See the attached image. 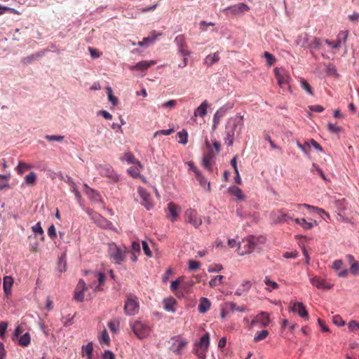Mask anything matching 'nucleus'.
Segmentation results:
<instances>
[{
  "instance_id": "obj_31",
  "label": "nucleus",
  "mask_w": 359,
  "mask_h": 359,
  "mask_svg": "<svg viewBox=\"0 0 359 359\" xmlns=\"http://www.w3.org/2000/svg\"><path fill=\"white\" fill-rule=\"evenodd\" d=\"M183 276H181L180 278H178L175 281H172L171 283V285H170V290H172V292H174L175 294H178V289L180 287V286L182 287V288H185V285L184 284H182V280H183Z\"/></svg>"
},
{
  "instance_id": "obj_39",
  "label": "nucleus",
  "mask_w": 359,
  "mask_h": 359,
  "mask_svg": "<svg viewBox=\"0 0 359 359\" xmlns=\"http://www.w3.org/2000/svg\"><path fill=\"white\" fill-rule=\"evenodd\" d=\"M229 191L235 196L238 199L242 201L245 198L242 190L237 187H232L229 188Z\"/></svg>"
},
{
  "instance_id": "obj_52",
  "label": "nucleus",
  "mask_w": 359,
  "mask_h": 359,
  "mask_svg": "<svg viewBox=\"0 0 359 359\" xmlns=\"http://www.w3.org/2000/svg\"><path fill=\"white\" fill-rule=\"evenodd\" d=\"M269 334V332L267 330H262L259 332H257L255 337H254V340L255 341H261L264 339H265Z\"/></svg>"
},
{
  "instance_id": "obj_12",
  "label": "nucleus",
  "mask_w": 359,
  "mask_h": 359,
  "mask_svg": "<svg viewBox=\"0 0 359 359\" xmlns=\"http://www.w3.org/2000/svg\"><path fill=\"white\" fill-rule=\"evenodd\" d=\"M311 284L320 290H330L332 287L333 285L327 282L325 279L319 277H313L310 279Z\"/></svg>"
},
{
  "instance_id": "obj_50",
  "label": "nucleus",
  "mask_w": 359,
  "mask_h": 359,
  "mask_svg": "<svg viewBox=\"0 0 359 359\" xmlns=\"http://www.w3.org/2000/svg\"><path fill=\"white\" fill-rule=\"evenodd\" d=\"M107 93L108 95V98L110 102L113 104L114 106L117 105L118 104V98L113 95L112 90L110 87L107 88Z\"/></svg>"
},
{
  "instance_id": "obj_24",
  "label": "nucleus",
  "mask_w": 359,
  "mask_h": 359,
  "mask_svg": "<svg viewBox=\"0 0 359 359\" xmlns=\"http://www.w3.org/2000/svg\"><path fill=\"white\" fill-rule=\"evenodd\" d=\"M211 303L206 297H201L198 306V311L201 313H206L210 308Z\"/></svg>"
},
{
  "instance_id": "obj_62",
  "label": "nucleus",
  "mask_w": 359,
  "mask_h": 359,
  "mask_svg": "<svg viewBox=\"0 0 359 359\" xmlns=\"http://www.w3.org/2000/svg\"><path fill=\"white\" fill-rule=\"evenodd\" d=\"M332 321L335 325L339 326L344 325L345 324V322L343 320L342 318L339 315L333 316Z\"/></svg>"
},
{
  "instance_id": "obj_46",
  "label": "nucleus",
  "mask_w": 359,
  "mask_h": 359,
  "mask_svg": "<svg viewBox=\"0 0 359 359\" xmlns=\"http://www.w3.org/2000/svg\"><path fill=\"white\" fill-rule=\"evenodd\" d=\"M300 84L303 89H304L309 95H313V88L311 85L304 79H301Z\"/></svg>"
},
{
  "instance_id": "obj_59",
  "label": "nucleus",
  "mask_w": 359,
  "mask_h": 359,
  "mask_svg": "<svg viewBox=\"0 0 359 359\" xmlns=\"http://www.w3.org/2000/svg\"><path fill=\"white\" fill-rule=\"evenodd\" d=\"M1 10L2 11V14H4L5 12H9L11 13L16 14V15H20L21 14L20 12L18 11L15 8H10V7H8V6H1Z\"/></svg>"
},
{
  "instance_id": "obj_13",
  "label": "nucleus",
  "mask_w": 359,
  "mask_h": 359,
  "mask_svg": "<svg viewBox=\"0 0 359 359\" xmlns=\"http://www.w3.org/2000/svg\"><path fill=\"white\" fill-rule=\"evenodd\" d=\"M87 289L88 287L86 286L84 280L81 279L79 280L74 292L75 300L79 302H83L84 299L83 292Z\"/></svg>"
},
{
  "instance_id": "obj_5",
  "label": "nucleus",
  "mask_w": 359,
  "mask_h": 359,
  "mask_svg": "<svg viewBox=\"0 0 359 359\" xmlns=\"http://www.w3.org/2000/svg\"><path fill=\"white\" fill-rule=\"evenodd\" d=\"M184 221L196 229L198 228L203 223L201 217L196 210L192 208H189L184 212Z\"/></svg>"
},
{
  "instance_id": "obj_2",
  "label": "nucleus",
  "mask_w": 359,
  "mask_h": 359,
  "mask_svg": "<svg viewBox=\"0 0 359 359\" xmlns=\"http://www.w3.org/2000/svg\"><path fill=\"white\" fill-rule=\"evenodd\" d=\"M129 252L126 246L121 248L114 243L109 244V257L110 259L117 264H121L125 261L126 254Z\"/></svg>"
},
{
  "instance_id": "obj_32",
  "label": "nucleus",
  "mask_w": 359,
  "mask_h": 359,
  "mask_svg": "<svg viewBox=\"0 0 359 359\" xmlns=\"http://www.w3.org/2000/svg\"><path fill=\"white\" fill-rule=\"evenodd\" d=\"M161 35V33L156 34L155 32H153L149 36L144 37L142 41H139L138 45L143 46L149 43H153L156 39L157 36Z\"/></svg>"
},
{
  "instance_id": "obj_54",
  "label": "nucleus",
  "mask_w": 359,
  "mask_h": 359,
  "mask_svg": "<svg viewBox=\"0 0 359 359\" xmlns=\"http://www.w3.org/2000/svg\"><path fill=\"white\" fill-rule=\"evenodd\" d=\"M325 42L329 46H330L331 48H334V49H339V48H341V42H340V40H337L336 41H330L329 39H326L325 41Z\"/></svg>"
},
{
  "instance_id": "obj_57",
  "label": "nucleus",
  "mask_w": 359,
  "mask_h": 359,
  "mask_svg": "<svg viewBox=\"0 0 359 359\" xmlns=\"http://www.w3.org/2000/svg\"><path fill=\"white\" fill-rule=\"evenodd\" d=\"M348 36V32L347 30L341 31L337 35V39L340 40V42H346Z\"/></svg>"
},
{
  "instance_id": "obj_3",
  "label": "nucleus",
  "mask_w": 359,
  "mask_h": 359,
  "mask_svg": "<svg viewBox=\"0 0 359 359\" xmlns=\"http://www.w3.org/2000/svg\"><path fill=\"white\" fill-rule=\"evenodd\" d=\"M130 326L139 339H144L148 337L151 332V327L147 323L135 320L130 323Z\"/></svg>"
},
{
  "instance_id": "obj_19",
  "label": "nucleus",
  "mask_w": 359,
  "mask_h": 359,
  "mask_svg": "<svg viewBox=\"0 0 359 359\" xmlns=\"http://www.w3.org/2000/svg\"><path fill=\"white\" fill-rule=\"evenodd\" d=\"M296 224H299L303 229L309 230L313 228L315 226L318 225V223L316 220H313L311 222H307L304 218H297L294 219Z\"/></svg>"
},
{
  "instance_id": "obj_21",
  "label": "nucleus",
  "mask_w": 359,
  "mask_h": 359,
  "mask_svg": "<svg viewBox=\"0 0 359 359\" xmlns=\"http://www.w3.org/2000/svg\"><path fill=\"white\" fill-rule=\"evenodd\" d=\"M213 153L212 151H209L208 153L203 155L202 163L205 168L208 170L209 171H212V158H213Z\"/></svg>"
},
{
  "instance_id": "obj_53",
  "label": "nucleus",
  "mask_w": 359,
  "mask_h": 359,
  "mask_svg": "<svg viewBox=\"0 0 359 359\" xmlns=\"http://www.w3.org/2000/svg\"><path fill=\"white\" fill-rule=\"evenodd\" d=\"M45 138L49 142H53V141L62 142V141H63L65 137L63 135H46L45 136Z\"/></svg>"
},
{
  "instance_id": "obj_33",
  "label": "nucleus",
  "mask_w": 359,
  "mask_h": 359,
  "mask_svg": "<svg viewBox=\"0 0 359 359\" xmlns=\"http://www.w3.org/2000/svg\"><path fill=\"white\" fill-rule=\"evenodd\" d=\"M293 217L287 213L280 212V214L274 219L276 223L288 222L292 220Z\"/></svg>"
},
{
  "instance_id": "obj_8",
  "label": "nucleus",
  "mask_w": 359,
  "mask_h": 359,
  "mask_svg": "<svg viewBox=\"0 0 359 359\" xmlns=\"http://www.w3.org/2000/svg\"><path fill=\"white\" fill-rule=\"evenodd\" d=\"M97 169L102 176L108 177L112 182H117L118 180V175L114 172L111 165H100L97 166Z\"/></svg>"
},
{
  "instance_id": "obj_22",
  "label": "nucleus",
  "mask_w": 359,
  "mask_h": 359,
  "mask_svg": "<svg viewBox=\"0 0 359 359\" xmlns=\"http://www.w3.org/2000/svg\"><path fill=\"white\" fill-rule=\"evenodd\" d=\"M13 284V279L11 276H6L4 278L3 287L6 297L11 294V288Z\"/></svg>"
},
{
  "instance_id": "obj_58",
  "label": "nucleus",
  "mask_w": 359,
  "mask_h": 359,
  "mask_svg": "<svg viewBox=\"0 0 359 359\" xmlns=\"http://www.w3.org/2000/svg\"><path fill=\"white\" fill-rule=\"evenodd\" d=\"M201 266V263L198 261L189 260V269L191 271L197 270Z\"/></svg>"
},
{
  "instance_id": "obj_23",
  "label": "nucleus",
  "mask_w": 359,
  "mask_h": 359,
  "mask_svg": "<svg viewBox=\"0 0 359 359\" xmlns=\"http://www.w3.org/2000/svg\"><path fill=\"white\" fill-rule=\"evenodd\" d=\"M208 107V102L207 100H204L195 110L194 115V116L203 117L207 114V108Z\"/></svg>"
},
{
  "instance_id": "obj_37",
  "label": "nucleus",
  "mask_w": 359,
  "mask_h": 359,
  "mask_svg": "<svg viewBox=\"0 0 359 359\" xmlns=\"http://www.w3.org/2000/svg\"><path fill=\"white\" fill-rule=\"evenodd\" d=\"M226 309L231 311H237L239 312H243L246 310L245 307L239 306L236 303L232 302L226 303Z\"/></svg>"
},
{
  "instance_id": "obj_41",
  "label": "nucleus",
  "mask_w": 359,
  "mask_h": 359,
  "mask_svg": "<svg viewBox=\"0 0 359 359\" xmlns=\"http://www.w3.org/2000/svg\"><path fill=\"white\" fill-rule=\"evenodd\" d=\"M30 344V335L28 332L22 335L19 339V344L22 346H27Z\"/></svg>"
},
{
  "instance_id": "obj_63",
  "label": "nucleus",
  "mask_w": 359,
  "mask_h": 359,
  "mask_svg": "<svg viewBox=\"0 0 359 359\" xmlns=\"http://www.w3.org/2000/svg\"><path fill=\"white\" fill-rule=\"evenodd\" d=\"M32 231L34 233H38L39 234L43 235V230L41 226V223L38 222L34 226L32 227Z\"/></svg>"
},
{
  "instance_id": "obj_44",
  "label": "nucleus",
  "mask_w": 359,
  "mask_h": 359,
  "mask_svg": "<svg viewBox=\"0 0 359 359\" xmlns=\"http://www.w3.org/2000/svg\"><path fill=\"white\" fill-rule=\"evenodd\" d=\"M32 166L24 162H19L18 167L16 168L17 172L19 175H22L25 170H29Z\"/></svg>"
},
{
  "instance_id": "obj_16",
  "label": "nucleus",
  "mask_w": 359,
  "mask_h": 359,
  "mask_svg": "<svg viewBox=\"0 0 359 359\" xmlns=\"http://www.w3.org/2000/svg\"><path fill=\"white\" fill-rule=\"evenodd\" d=\"M155 64H156V62L154 60H149V61L144 60V61H140V62H137L134 66H130L129 69L131 71H135V70L144 71V70H147L149 67H150L152 65H154Z\"/></svg>"
},
{
  "instance_id": "obj_47",
  "label": "nucleus",
  "mask_w": 359,
  "mask_h": 359,
  "mask_svg": "<svg viewBox=\"0 0 359 359\" xmlns=\"http://www.w3.org/2000/svg\"><path fill=\"white\" fill-rule=\"evenodd\" d=\"M25 180L27 185H34L36 183V175L32 172L25 177Z\"/></svg>"
},
{
  "instance_id": "obj_48",
  "label": "nucleus",
  "mask_w": 359,
  "mask_h": 359,
  "mask_svg": "<svg viewBox=\"0 0 359 359\" xmlns=\"http://www.w3.org/2000/svg\"><path fill=\"white\" fill-rule=\"evenodd\" d=\"M206 351L205 349H201L198 346H196L193 350L194 353L198 356V359H205Z\"/></svg>"
},
{
  "instance_id": "obj_30",
  "label": "nucleus",
  "mask_w": 359,
  "mask_h": 359,
  "mask_svg": "<svg viewBox=\"0 0 359 359\" xmlns=\"http://www.w3.org/2000/svg\"><path fill=\"white\" fill-rule=\"evenodd\" d=\"M220 57L219 55V53L216 52L212 55H208L205 57L204 60V64L208 67L212 66L214 63L217 62L219 60Z\"/></svg>"
},
{
  "instance_id": "obj_26",
  "label": "nucleus",
  "mask_w": 359,
  "mask_h": 359,
  "mask_svg": "<svg viewBox=\"0 0 359 359\" xmlns=\"http://www.w3.org/2000/svg\"><path fill=\"white\" fill-rule=\"evenodd\" d=\"M164 309L172 313L175 312V306L177 304V301L173 297L165 299L163 300Z\"/></svg>"
},
{
  "instance_id": "obj_4",
  "label": "nucleus",
  "mask_w": 359,
  "mask_h": 359,
  "mask_svg": "<svg viewBox=\"0 0 359 359\" xmlns=\"http://www.w3.org/2000/svg\"><path fill=\"white\" fill-rule=\"evenodd\" d=\"M273 72L277 80V83L283 90V93L290 90V81L291 80V77L289 73L285 69L281 67H276Z\"/></svg>"
},
{
  "instance_id": "obj_64",
  "label": "nucleus",
  "mask_w": 359,
  "mask_h": 359,
  "mask_svg": "<svg viewBox=\"0 0 359 359\" xmlns=\"http://www.w3.org/2000/svg\"><path fill=\"white\" fill-rule=\"evenodd\" d=\"M88 50L93 58H98L100 57L101 53L97 49L89 47Z\"/></svg>"
},
{
  "instance_id": "obj_60",
  "label": "nucleus",
  "mask_w": 359,
  "mask_h": 359,
  "mask_svg": "<svg viewBox=\"0 0 359 359\" xmlns=\"http://www.w3.org/2000/svg\"><path fill=\"white\" fill-rule=\"evenodd\" d=\"M130 252L140 254V244L139 242L133 241L131 245Z\"/></svg>"
},
{
  "instance_id": "obj_34",
  "label": "nucleus",
  "mask_w": 359,
  "mask_h": 359,
  "mask_svg": "<svg viewBox=\"0 0 359 359\" xmlns=\"http://www.w3.org/2000/svg\"><path fill=\"white\" fill-rule=\"evenodd\" d=\"M309 38L306 33L299 34L295 40V44L300 47H305L308 43Z\"/></svg>"
},
{
  "instance_id": "obj_1",
  "label": "nucleus",
  "mask_w": 359,
  "mask_h": 359,
  "mask_svg": "<svg viewBox=\"0 0 359 359\" xmlns=\"http://www.w3.org/2000/svg\"><path fill=\"white\" fill-rule=\"evenodd\" d=\"M243 127V116L236 114L229 118L226 122L224 137V143L228 146H231L234 141L236 133L240 134Z\"/></svg>"
},
{
  "instance_id": "obj_45",
  "label": "nucleus",
  "mask_w": 359,
  "mask_h": 359,
  "mask_svg": "<svg viewBox=\"0 0 359 359\" xmlns=\"http://www.w3.org/2000/svg\"><path fill=\"white\" fill-rule=\"evenodd\" d=\"M141 168H140L137 165H136L135 167H131V168H128V172L133 177L137 178L140 175V169Z\"/></svg>"
},
{
  "instance_id": "obj_18",
  "label": "nucleus",
  "mask_w": 359,
  "mask_h": 359,
  "mask_svg": "<svg viewBox=\"0 0 359 359\" xmlns=\"http://www.w3.org/2000/svg\"><path fill=\"white\" fill-rule=\"evenodd\" d=\"M86 274H88L92 278H96L97 280L99 285L95 287L94 290H100L101 285L105 281V275L103 273L96 271L86 272Z\"/></svg>"
},
{
  "instance_id": "obj_17",
  "label": "nucleus",
  "mask_w": 359,
  "mask_h": 359,
  "mask_svg": "<svg viewBox=\"0 0 359 359\" xmlns=\"http://www.w3.org/2000/svg\"><path fill=\"white\" fill-rule=\"evenodd\" d=\"M250 8L243 3H240L231 6H229L226 10H229L234 15H239L248 11Z\"/></svg>"
},
{
  "instance_id": "obj_61",
  "label": "nucleus",
  "mask_w": 359,
  "mask_h": 359,
  "mask_svg": "<svg viewBox=\"0 0 359 359\" xmlns=\"http://www.w3.org/2000/svg\"><path fill=\"white\" fill-rule=\"evenodd\" d=\"M48 235L52 239H54L57 236L56 229L53 224L50 225L48 229Z\"/></svg>"
},
{
  "instance_id": "obj_43",
  "label": "nucleus",
  "mask_w": 359,
  "mask_h": 359,
  "mask_svg": "<svg viewBox=\"0 0 359 359\" xmlns=\"http://www.w3.org/2000/svg\"><path fill=\"white\" fill-rule=\"evenodd\" d=\"M41 56V55L39 53H34V54H32L31 55H29L27 57H23L22 59V62L24 64V65H29V64H31L34 60H36L37 58H39V57Z\"/></svg>"
},
{
  "instance_id": "obj_9",
  "label": "nucleus",
  "mask_w": 359,
  "mask_h": 359,
  "mask_svg": "<svg viewBox=\"0 0 359 359\" xmlns=\"http://www.w3.org/2000/svg\"><path fill=\"white\" fill-rule=\"evenodd\" d=\"M173 343L170 347V349L173 353L180 355L182 351L187 345L188 342L186 339H182L180 336H175L172 338Z\"/></svg>"
},
{
  "instance_id": "obj_40",
  "label": "nucleus",
  "mask_w": 359,
  "mask_h": 359,
  "mask_svg": "<svg viewBox=\"0 0 359 359\" xmlns=\"http://www.w3.org/2000/svg\"><path fill=\"white\" fill-rule=\"evenodd\" d=\"M179 138L178 142L182 144H186L188 141V133L186 130H182L177 133Z\"/></svg>"
},
{
  "instance_id": "obj_6",
  "label": "nucleus",
  "mask_w": 359,
  "mask_h": 359,
  "mask_svg": "<svg viewBox=\"0 0 359 359\" xmlns=\"http://www.w3.org/2000/svg\"><path fill=\"white\" fill-rule=\"evenodd\" d=\"M140 305L137 298L133 295H129L125 302L124 311L128 316H135L139 311Z\"/></svg>"
},
{
  "instance_id": "obj_36",
  "label": "nucleus",
  "mask_w": 359,
  "mask_h": 359,
  "mask_svg": "<svg viewBox=\"0 0 359 359\" xmlns=\"http://www.w3.org/2000/svg\"><path fill=\"white\" fill-rule=\"evenodd\" d=\"M251 287V283L250 281H245L242 283L238 289L236 290L235 294L238 296H241L244 292H247Z\"/></svg>"
},
{
  "instance_id": "obj_38",
  "label": "nucleus",
  "mask_w": 359,
  "mask_h": 359,
  "mask_svg": "<svg viewBox=\"0 0 359 359\" xmlns=\"http://www.w3.org/2000/svg\"><path fill=\"white\" fill-rule=\"evenodd\" d=\"M119 326L120 320L118 318L114 319L108 323V327L113 333H116L118 331Z\"/></svg>"
},
{
  "instance_id": "obj_42",
  "label": "nucleus",
  "mask_w": 359,
  "mask_h": 359,
  "mask_svg": "<svg viewBox=\"0 0 359 359\" xmlns=\"http://www.w3.org/2000/svg\"><path fill=\"white\" fill-rule=\"evenodd\" d=\"M99 341L101 344H104L108 345L109 344L110 338L106 330H104L102 332L100 336L99 337Z\"/></svg>"
},
{
  "instance_id": "obj_7",
  "label": "nucleus",
  "mask_w": 359,
  "mask_h": 359,
  "mask_svg": "<svg viewBox=\"0 0 359 359\" xmlns=\"http://www.w3.org/2000/svg\"><path fill=\"white\" fill-rule=\"evenodd\" d=\"M175 43L177 47L178 53L182 56H189L191 51L189 50V46L187 43L186 37L184 34L177 35L174 40Z\"/></svg>"
},
{
  "instance_id": "obj_14",
  "label": "nucleus",
  "mask_w": 359,
  "mask_h": 359,
  "mask_svg": "<svg viewBox=\"0 0 359 359\" xmlns=\"http://www.w3.org/2000/svg\"><path fill=\"white\" fill-rule=\"evenodd\" d=\"M138 194L142 198V205H143L147 210H150L153 207V204L151 202V196L147 191L142 188H138Z\"/></svg>"
},
{
  "instance_id": "obj_51",
  "label": "nucleus",
  "mask_w": 359,
  "mask_h": 359,
  "mask_svg": "<svg viewBox=\"0 0 359 359\" xmlns=\"http://www.w3.org/2000/svg\"><path fill=\"white\" fill-rule=\"evenodd\" d=\"M82 350H83V352L88 357V358H90L91 357V355H92V353H93V344L91 342L88 343L87 345H86L85 346H83L82 348Z\"/></svg>"
},
{
  "instance_id": "obj_25",
  "label": "nucleus",
  "mask_w": 359,
  "mask_h": 359,
  "mask_svg": "<svg viewBox=\"0 0 359 359\" xmlns=\"http://www.w3.org/2000/svg\"><path fill=\"white\" fill-rule=\"evenodd\" d=\"M297 206L299 208L300 207H304L309 210H311L312 211H313L314 212L318 214L319 215H325V217L330 219V215L325 212L323 209H321V208H319L318 207H316V206H313V205H309V204H306V203H304V204H298Z\"/></svg>"
},
{
  "instance_id": "obj_11",
  "label": "nucleus",
  "mask_w": 359,
  "mask_h": 359,
  "mask_svg": "<svg viewBox=\"0 0 359 359\" xmlns=\"http://www.w3.org/2000/svg\"><path fill=\"white\" fill-rule=\"evenodd\" d=\"M269 323V316L266 312L257 315L251 322V326L258 325L260 327H266Z\"/></svg>"
},
{
  "instance_id": "obj_55",
  "label": "nucleus",
  "mask_w": 359,
  "mask_h": 359,
  "mask_svg": "<svg viewBox=\"0 0 359 359\" xmlns=\"http://www.w3.org/2000/svg\"><path fill=\"white\" fill-rule=\"evenodd\" d=\"M350 331L356 332L359 330V323L355 320H351L348 324Z\"/></svg>"
},
{
  "instance_id": "obj_49",
  "label": "nucleus",
  "mask_w": 359,
  "mask_h": 359,
  "mask_svg": "<svg viewBox=\"0 0 359 359\" xmlns=\"http://www.w3.org/2000/svg\"><path fill=\"white\" fill-rule=\"evenodd\" d=\"M223 278H224L223 276H221V275L216 276L214 278H212L209 282V284L211 287L218 286L219 285H220L222 283Z\"/></svg>"
},
{
  "instance_id": "obj_28",
  "label": "nucleus",
  "mask_w": 359,
  "mask_h": 359,
  "mask_svg": "<svg viewBox=\"0 0 359 359\" xmlns=\"http://www.w3.org/2000/svg\"><path fill=\"white\" fill-rule=\"evenodd\" d=\"M347 259L351 264L350 271L353 275H358L359 273V263L355 261L353 256L348 255Z\"/></svg>"
},
{
  "instance_id": "obj_15",
  "label": "nucleus",
  "mask_w": 359,
  "mask_h": 359,
  "mask_svg": "<svg viewBox=\"0 0 359 359\" xmlns=\"http://www.w3.org/2000/svg\"><path fill=\"white\" fill-rule=\"evenodd\" d=\"M291 304H292V311L293 312L297 313L302 318H305L308 317V312L302 302H291Z\"/></svg>"
},
{
  "instance_id": "obj_29",
  "label": "nucleus",
  "mask_w": 359,
  "mask_h": 359,
  "mask_svg": "<svg viewBox=\"0 0 359 359\" xmlns=\"http://www.w3.org/2000/svg\"><path fill=\"white\" fill-rule=\"evenodd\" d=\"M210 344V335L209 333L206 332L200 339L198 344L196 346L199 347L200 348L205 349V351L208 350V348Z\"/></svg>"
},
{
  "instance_id": "obj_27",
  "label": "nucleus",
  "mask_w": 359,
  "mask_h": 359,
  "mask_svg": "<svg viewBox=\"0 0 359 359\" xmlns=\"http://www.w3.org/2000/svg\"><path fill=\"white\" fill-rule=\"evenodd\" d=\"M226 110L224 108H219L213 116V128H216L220 120L225 116Z\"/></svg>"
},
{
  "instance_id": "obj_10",
  "label": "nucleus",
  "mask_w": 359,
  "mask_h": 359,
  "mask_svg": "<svg viewBox=\"0 0 359 359\" xmlns=\"http://www.w3.org/2000/svg\"><path fill=\"white\" fill-rule=\"evenodd\" d=\"M167 217L171 221L175 222L178 218L181 212V208L179 205L173 202H170L167 206Z\"/></svg>"
},
{
  "instance_id": "obj_35",
  "label": "nucleus",
  "mask_w": 359,
  "mask_h": 359,
  "mask_svg": "<svg viewBox=\"0 0 359 359\" xmlns=\"http://www.w3.org/2000/svg\"><path fill=\"white\" fill-rule=\"evenodd\" d=\"M123 159L126 161L128 163L137 165L140 168H142V165L140 163V162L138 160H137L135 156L130 152L126 153L124 154Z\"/></svg>"
},
{
  "instance_id": "obj_20",
  "label": "nucleus",
  "mask_w": 359,
  "mask_h": 359,
  "mask_svg": "<svg viewBox=\"0 0 359 359\" xmlns=\"http://www.w3.org/2000/svg\"><path fill=\"white\" fill-rule=\"evenodd\" d=\"M196 178L198 181L201 187H203L205 190L210 191V184L207 181V180L201 175L198 170H195Z\"/></svg>"
},
{
  "instance_id": "obj_56",
  "label": "nucleus",
  "mask_w": 359,
  "mask_h": 359,
  "mask_svg": "<svg viewBox=\"0 0 359 359\" xmlns=\"http://www.w3.org/2000/svg\"><path fill=\"white\" fill-rule=\"evenodd\" d=\"M8 327V323L6 322L0 323V337L2 339H5V334Z\"/></svg>"
}]
</instances>
